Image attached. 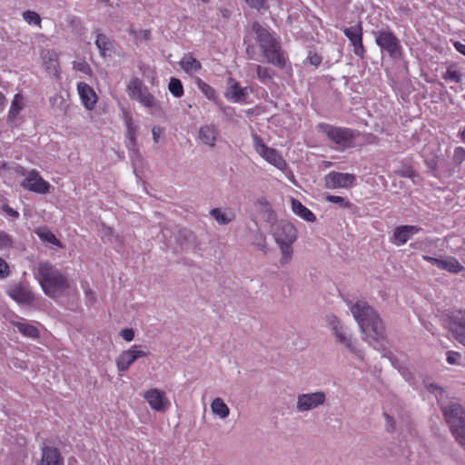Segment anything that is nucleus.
<instances>
[{
  "instance_id": "c03bdc74",
  "label": "nucleus",
  "mask_w": 465,
  "mask_h": 465,
  "mask_svg": "<svg viewBox=\"0 0 465 465\" xmlns=\"http://www.w3.org/2000/svg\"><path fill=\"white\" fill-rule=\"evenodd\" d=\"M110 45V41L106 35L103 34L97 35L95 39V45L103 55L104 54L105 51L109 50Z\"/></svg>"
},
{
  "instance_id": "de8ad7c7",
  "label": "nucleus",
  "mask_w": 465,
  "mask_h": 465,
  "mask_svg": "<svg viewBox=\"0 0 465 465\" xmlns=\"http://www.w3.org/2000/svg\"><path fill=\"white\" fill-rule=\"evenodd\" d=\"M443 78L453 83H460L461 79V74L453 67H449L443 74Z\"/></svg>"
},
{
  "instance_id": "393cba45",
  "label": "nucleus",
  "mask_w": 465,
  "mask_h": 465,
  "mask_svg": "<svg viewBox=\"0 0 465 465\" xmlns=\"http://www.w3.org/2000/svg\"><path fill=\"white\" fill-rule=\"evenodd\" d=\"M11 324L16 327L18 331L25 337L31 339H37L39 337L38 329L25 320L12 321Z\"/></svg>"
},
{
  "instance_id": "4d7b16f0",
  "label": "nucleus",
  "mask_w": 465,
  "mask_h": 465,
  "mask_svg": "<svg viewBox=\"0 0 465 465\" xmlns=\"http://www.w3.org/2000/svg\"><path fill=\"white\" fill-rule=\"evenodd\" d=\"M2 209L7 215L13 217L14 219H17L19 217V213L7 204H4Z\"/></svg>"
},
{
  "instance_id": "bf43d9fd",
  "label": "nucleus",
  "mask_w": 465,
  "mask_h": 465,
  "mask_svg": "<svg viewBox=\"0 0 465 465\" xmlns=\"http://www.w3.org/2000/svg\"><path fill=\"white\" fill-rule=\"evenodd\" d=\"M430 390L431 391L432 393L435 394V396L438 398V400L440 401V398H441L444 393L443 389L436 384H430Z\"/></svg>"
},
{
  "instance_id": "e433bc0d",
  "label": "nucleus",
  "mask_w": 465,
  "mask_h": 465,
  "mask_svg": "<svg viewBox=\"0 0 465 465\" xmlns=\"http://www.w3.org/2000/svg\"><path fill=\"white\" fill-rule=\"evenodd\" d=\"M253 68L257 74L258 80L263 84H267L274 75V72L271 68L259 64H254Z\"/></svg>"
},
{
  "instance_id": "4c0bfd02",
  "label": "nucleus",
  "mask_w": 465,
  "mask_h": 465,
  "mask_svg": "<svg viewBox=\"0 0 465 465\" xmlns=\"http://www.w3.org/2000/svg\"><path fill=\"white\" fill-rule=\"evenodd\" d=\"M37 236L44 242H47L54 245L62 247L60 241L55 237V235L47 228L40 227L35 231Z\"/></svg>"
},
{
  "instance_id": "c9c22d12",
  "label": "nucleus",
  "mask_w": 465,
  "mask_h": 465,
  "mask_svg": "<svg viewBox=\"0 0 465 465\" xmlns=\"http://www.w3.org/2000/svg\"><path fill=\"white\" fill-rule=\"evenodd\" d=\"M146 89H148L143 82L137 78H132L126 87L127 94L131 99H134L138 95H141Z\"/></svg>"
},
{
  "instance_id": "37998d69",
  "label": "nucleus",
  "mask_w": 465,
  "mask_h": 465,
  "mask_svg": "<svg viewBox=\"0 0 465 465\" xmlns=\"http://www.w3.org/2000/svg\"><path fill=\"white\" fill-rule=\"evenodd\" d=\"M446 361L451 365H464L465 358L461 353L458 351H447Z\"/></svg>"
},
{
  "instance_id": "13d9d810",
  "label": "nucleus",
  "mask_w": 465,
  "mask_h": 465,
  "mask_svg": "<svg viewBox=\"0 0 465 465\" xmlns=\"http://www.w3.org/2000/svg\"><path fill=\"white\" fill-rule=\"evenodd\" d=\"M247 4L257 10H261L263 8L265 1L264 0H245Z\"/></svg>"
},
{
  "instance_id": "864d4df0",
  "label": "nucleus",
  "mask_w": 465,
  "mask_h": 465,
  "mask_svg": "<svg viewBox=\"0 0 465 465\" xmlns=\"http://www.w3.org/2000/svg\"><path fill=\"white\" fill-rule=\"evenodd\" d=\"M9 275V266L6 262L0 257V278H5Z\"/></svg>"
},
{
  "instance_id": "6ab92c4d",
  "label": "nucleus",
  "mask_w": 465,
  "mask_h": 465,
  "mask_svg": "<svg viewBox=\"0 0 465 465\" xmlns=\"http://www.w3.org/2000/svg\"><path fill=\"white\" fill-rule=\"evenodd\" d=\"M421 231L420 227L415 225H401L394 229L393 242L397 246L405 244L411 236Z\"/></svg>"
},
{
  "instance_id": "338daca9",
  "label": "nucleus",
  "mask_w": 465,
  "mask_h": 465,
  "mask_svg": "<svg viewBox=\"0 0 465 465\" xmlns=\"http://www.w3.org/2000/svg\"><path fill=\"white\" fill-rule=\"evenodd\" d=\"M454 46L459 53L465 55V45L464 44H461L460 42H455Z\"/></svg>"
},
{
  "instance_id": "f03ea898",
  "label": "nucleus",
  "mask_w": 465,
  "mask_h": 465,
  "mask_svg": "<svg viewBox=\"0 0 465 465\" xmlns=\"http://www.w3.org/2000/svg\"><path fill=\"white\" fill-rule=\"evenodd\" d=\"M33 273L45 294L51 299L58 300L75 291V284L67 275L47 261L39 262Z\"/></svg>"
},
{
  "instance_id": "473e14b6",
  "label": "nucleus",
  "mask_w": 465,
  "mask_h": 465,
  "mask_svg": "<svg viewBox=\"0 0 465 465\" xmlns=\"http://www.w3.org/2000/svg\"><path fill=\"white\" fill-rule=\"evenodd\" d=\"M179 64L181 68L187 74L195 73L202 69L201 63L191 54H185Z\"/></svg>"
},
{
  "instance_id": "09e8293b",
  "label": "nucleus",
  "mask_w": 465,
  "mask_h": 465,
  "mask_svg": "<svg viewBox=\"0 0 465 465\" xmlns=\"http://www.w3.org/2000/svg\"><path fill=\"white\" fill-rule=\"evenodd\" d=\"M73 68L85 74H90L92 71L90 65L84 60L74 61Z\"/></svg>"
},
{
  "instance_id": "4be33fe9",
  "label": "nucleus",
  "mask_w": 465,
  "mask_h": 465,
  "mask_svg": "<svg viewBox=\"0 0 465 465\" xmlns=\"http://www.w3.org/2000/svg\"><path fill=\"white\" fill-rule=\"evenodd\" d=\"M200 141L205 145L213 148L215 146L219 137L218 128L214 124H204L199 129Z\"/></svg>"
},
{
  "instance_id": "5701e85b",
  "label": "nucleus",
  "mask_w": 465,
  "mask_h": 465,
  "mask_svg": "<svg viewBox=\"0 0 465 465\" xmlns=\"http://www.w3.org/2000/svg\"><path fill=\"white\" fill-rule=\"evenodd\" d=\"M225 95L236 103L244 102L248 97V90L247 87H241L235 79L229 78Z\"/></svg>"
},
{
  "instance_id": "4468645a",
  "label": "nucleus",
  "mask_w": 465,
  "mask_h": 465,
  "mask_svg": "<svg viewBox=\"0 0 465 465\" xmlns=\"http://www.w3.org/2000/svg\"><path fill=\"white\" fill-rule=\"evenodd\" d=\"M346 37L351 41V44L353 46V52L355 55L363 58L365 54V48L362 43V35L363 29L361 23L359 22L355 25L346 27L343 30Z\"/></svg>"
},
{
  "instance_id": "cd10ccee",
  "label": "nucleus",
  "mask_w": 465,
  "mask_h": 465,
  "mask_svg": "<svg viewBox=\"0 0 465 465\" xmlns=\"http://www.w3.org/2000/svg\"><path fill=\"white\" fill-rule=\"evenodd\" d=\"M9 295L15 301L21 303H29L34 297L32 292L23 286H15L9 291Z\"/></svg>"
},
{
  "instance_id": "b1692460",
  "label": "nucleus",
  "mask_w": 465,
  "mask_h": 465,
  "mask_svg": "<svg viewBox=\"0 0 465 465\" xmlns=\"http://www.w3.org/2000/svg\"><path fill=\"white\" fill-rule=\"evenodd\" d=\"M255 205L257 210L262 214V217L268 223H273L276 222V213L265 197L258 198L255 202Z\"/></svg>"
},
{
  "instance_id": "f8f14e48",
  "label": "nucleus",
  "mask_w": 465,
  "mask_h": 465,
  "mask_svg": "<svg viewBox=\"0 0 465 465\" xmlns=\"http://www.w3.org/2000/svg\"><path fill=\"white\" fill-rule=\"evenodd\" d=\"M125 126H126V147L130 153V158L134 160L140 159V153L136 140V133L138 131V126L134 124L133 118L129 115L125 116L124 119Z\"/></svg>"
},
{
  "instance_id": "f257e3e1",
  "label": "nucleus",
  "mask_w": 465,
  "mask_h": 465,
  "mask_svg": "<svg viewBox=\"0 0 465 465\" xmlns=\"http://www.w3.org/2000/svg\"><path fill=\"white\" fill-rule=\"evenodd\" d=\"M345 303L359 324L363 340L375 350L381 351L383 356L387 357L395 368H400L392 353L383 348L382 343L386 331L382 320L377 312L364 300L346 299Z\"/></svg>"
},
{
  "instance_id": "a878e982",
  "label": "nucleus",
  "mask_w": 465,
  "mask_h": 465,
  "mask_svg": "<svg viewBox=\"0 0 465 465\" xmlns=\"http://www.w3.org/2000/svg\"><path fill=\"white\" fill-rule=\"evenodd\" d=\"M50 105L53 111L56 114L66 115L69 109L70 104L61 94H54L49 99Z\"/></svg>"
},
{
  "instance_id": "1a4fd4ad",
  "label": "nucleus",
  "mask_w": 465,
  "mask_h": 465,
  "mask_svg": "<svg viewBox=\"0 0 465 465\" xmlns=\"http://www.w3.org/2000/svg\"><path fill=\"white\" fill-rule=\"evenodd\" d=\"M327 401V394L322 391L298 394L296 410L299 412H307L323 406Z\"/></svg>"
},
{
  "instance_id": "9b49d317",
  "label": "nucleus",
  "mask_w": 465,
  "mask_h": 465,
  "mask_svg": "<svg viewBox=\"0 0 465 465\" xmlns=\"http://www.w3.org/2000/svg\"><path fill=\"white\" fill-rule=\"evenodd\" d=\"M151 409L159 412H165L171 406L166 393L159 389H150L143 394Z\"/></svg>"
},
{
  "instance_id": "6e6d98bb",
  "label": "nucleus",
  "mask_w": 465,
  "mask_h": 465,
  "mask_svg": "<svg viewBox=\"0 0 465 465\" xmlns=\"http://www.w3.org/2000/svg\"><path fill=\"white\" fill-rule=\"evenodd\" d=\"M131 33L134 35V36L137 39H143V40H149L150 39V31L148 30H141L139 32H135L134 30H131Z\"/></svg>"
},
{
  "instance_id": "774afa93",
  "label": "nucleus",
  "mask_w": 465,
  "mask_h": 465,
  "mask_svg": "<svg viewBox=\"0 0 465 465\" xmlns=\"http://www.w3.org/2000/svg\"><path fill=\"white\" fill-rule=\"evenodd\" d=\"M6 104V98L3 93L0 92V111H3Z\"/></svg>"
},
{
  "instance_id": "2f4dec72",
  "label": "nucleus",
  "mask_w": 465,
  "mask_h": 465,
  "mask_svg": "<svg viewBox=\"0 0 465 465\" xmlns=\"http://www.w3.org/2000/svg\"><path fill=\"white\" fill-rule=\"evenodd\" d=\"M44 64L46 69L54 74H58V56L57 54L51 50H46L42 54Z\"/></svg>"
},
{
  "instance_id": "423d86ee",
  "label": "nucleus",
  "mask_w": 465,
  "mask_h": 465,
  "mask_svg": "<svg viewBox=\"0 0 465 465\" xmlns=\"http://www.w3.org/2000/svg\"><path fill=\"white\" fill-rule=\"evenodd\" d=\"M252 141L256 153L266 162L281 171L287 168V163L279 152L273 148L268 147L258 134H252Z\"/></svg>"
},
{
  "instance_id": "6e6552de",
  "label": "nucleus",
  "mask_w": 465,
  "mask_h": 465,
  "mask_svg": "<svg viewBox=\"0 0 465 465\" xmlns=\"http://www.w3.org/2000/svg\"><path fill=\"white\" fill-rule=\"evenodd\" d=\"M150 351L141 344H134L128 350L123 351L115 360L116 367L119 372L126 371L131 365L140 358L148 357Z\"/></svg>"
},
{
  "instance_id": "f3484780",
  "label": "nucleus",
  "mask_w": 465,
  "mask_h": 465,
  "mask_svg": "<svg viewBox=\"0 0 465 465\" xmlns=\"http://www.w3.org/2000/svg\"><path fill=\"white\" fill-rule=\"evenodd\" d=\"M262 53L267 62L279 67L283 68L286 65V58L281 49L280 44L276 41L270 47L262 49Z\"/></svg>"
},
{
  "instance_id": "aec40b11",
  "label": "nucleus",
  "mask_w": 465,
  "mask_h": 465,
  "mask_svg": "<svg viewBox=\"0 0 465 465\" xmlns=\"http://www.w3.org/2000/svg\"><path fill=\"white\" fill-rule=\"evenodd\" d=\"M42 457L40 465H64V459L57 448L47 446L45 442L41 447Z\"/></svg>"
},
{
  "instance_id": "9d476101",
  "label": "nucleus",
  "mask_w": 465,
  "mask_h": 465,
  "mask_svg": "<svg viewBox=\"0 0 465 465\" xmlns=\"http://www.w3.org/2000/svg\"><path fill=\"white\" fill-rule=\"evenodd\" d=\"M328 189L350 188L354 185L356 176L348 173L331 171L324 178Z\"/></svg>"
},
{
  "instance_id": "680f3d73",
  "label": "nucleus",
  "mask_w": 465,
  "mask_h": 465,
  "mask_svg": "<svg viewBox=\"0 0 465 465\" xmlns=\"http://www.w3.org/2000/svg\"><path fill=\"white\" fill-rule=\"evenodd\" d=\"M454 159L456 161H462L465 159V149L462 147H457L454 151Z\"/></svg>"
},
{
  "instance_id": "603ef678",
  "label": "nucleus",
  "mask_w": 465,
  "mask_h": 465,
  "mask_svg": "<svg viewBox=\"0 0 465 465\" xmlns=\"http://www.w3.org/2000/svg\"><path fill=\"white\" fill-rule=\"evenodd\" d=\"M397 173L401 177L412 178L415 176V172L411 166H403L397 171Z\"/></svg>"
},
{
  "instance_id": "a18cd8bd",
  "label": "nucleus",
  "mask_w": 465,
  "mask_h": 465,
  "mask_svg": "<svg viewBox=\"0 0 465 465\" xmlns=\"http://www.w3.org/2000/svg\"><path fill=\"white\" fill-rule=\"evenodd\" d=\"M326 201L334 204L339 205L341 208H349L351 207V203L344 197L336 196V195H327Z\"/></svg>"
},
{
  "instance_id": "c85d7f7f",
  "label": "nucleus",
  "mask_w": 465,
  "mask_h": 465,
  "mask_svg": "<svg viewBox=\"0 0 465 465\" xmlns=\"http://www.w3.org/2000/svg\"><path fill=\"white\" fill-rule=\"evenodd\" d=\"M210 215L220 225H226L232 222L235 218V214L231 210L223 211L221 208H213L210 211Z\"/></svg>"
},
{
  "instance_id": "7ed1b4c3",
  "label": "nucleus",
  "mask_w": 465,
  "mask_h": 465,
  "mask_svg": "<svg viewBox=\"0 0 465 465\" xmlns=\"http://www.w3.org/2000/svg\"><path fill=\"white\" fill-rule=\"evenodd\" d=\"M317 129L319 132L324 134L332 143L333 148L340 152L353 147L355 138L359 135L356 130L334 126L325 123L319 124Z\"/></svg>"
},
{
  "instance_id": "72a5a7b5",
  "label": "nucleus",
  "mask_w": 465,
  "mask_h": 465,
  "mask_svg": "<svg viewBox=\"0 0 465 465\" xmlns=\"http://www.w3.org/2000/svg\"><path fill=\"white\" fill-rule=\"evenodd\" d=\"M255 31L257 35V41L262 50L265 47H270L271 45L277 41L267 29L260 25L257 26Z\"/></svg>"
},
{
  "instance_id": "20e7f679",
  "label": "nucleus",
  "mask_w": 465,
  "mask_h": 465,
  "mask_svg": "<svg viewBox=\"0 0 465 465\" xmlns=\"http://www.w3.org/2000/svg\"><path fill=\"white\" fill-rule=\"evenodd\" d=\"M445 420L456 440L465 446V411L457 401L441 405Z\"/></svg>"
},
{
  "instance_id": "2eb2a0df",
  "label": "nucleus",
  "mask_w": 465,
  "mask_h": 465,
  "mask_svg": "<svg viewBox=\"0 0 465 465\" xmlns=\"http://www.w3.org/2000/svg\"><path fill=\"white\" fill-rule=\"evenodd\" d=\"M449 329L454 338L465 346V312H453L450 316Z\"/></svg>"
},
{
  "instance_id": "8fccbe9b",
  "label": "nucleus",
  "mask_w": 465,
  "mask_h": 465,
  "mask_svg": "<svg viewBox=\"0 0 465 465\" xmlns=\"http://www.w3.org/2000/svg\"><path fill=\"white\" fill-rule=\"evenodd\" d=\"M13 245L12 238L4 231H0V250L10 248Z\"/></svg>"
},
{
  "instance_id": "a211bd4d",
  "label": "nucleus",
  "mask_w": 465,
  "mask_h": 465,
  "mask_svg": "<svg viewBox=\"0 0 465 465\" xmlns=\"http://www.w3.org/2000/svg\"><path fill=\"white\" fill-rule=\"evenodd\" d=\"M262 53L267 62L279 67L283 68L286 65V58L281 49L280 44L276 41L270 47L262 49Z\"/></svg>"
},
{
  "instance_id": "49530a36",
  "label": "nucleus",
  "mask_w": 465,
  "mask_h": 465,
  "mask_svg": "<svg viewBox=\"0 0 465 465\" xmlns=\"http://www.w3.org/2000/svg\"><path fill=\"white\" fill-rule=\"evenodd\" d=\"M23 17L29 25L34 24L41 26V17L37 13L27 10L23 13Z\"/></svg>"
},
{
  "instance_id": "79ce46f5",
  "label": "nucleus",
  "mask_w": 465,
  "mask_h": 465,
  "mask_svg": "<svg viewBox=\"0 0 465 465\" xmlns=\"http://www.w3.org/2000/svg\"><path fill=\"white\" fill-rule=\"evenodd\" d=\"M278 245L282 252L280 262L282 264H286L291 261L292 256V243H278Z\"/></svg>"
},
{
  "instance_id": "0e129e2a",
  "label": "nucleus",
  "mask_w": 465,
  "mask_h": 465,
  "mask_svg": "<svg viewBox=\"0 0 465 465\" xmlns=\"http://www.w3.org/2000/svg\"><path fill=\"white\" fill-rule=\"evenodd\" d=\"M386 421H387V430L391 431L394 429V421L393 419L389 414H384Z\"/></svg>"
},
{
  "instance_id": "5fc2aeb1",
  "label": "nucleus",
  "mask_w": 465,
  "mask_h": 465,
  "mask_svg": "<svg viewBox=\"0 0 465 465\" xmlns=\"http://www.w3.org/2000/svg\"><path fill=\"white\" fill-rule=\"evenodd\" d=\"M121 337L126 341H131L134 338V331L133 329L128 328L124 329L121 331Z\"/></svg>"
},
{
  "instance_id": "69168bd1",
  "label": "nucleus",
  "mask_w": 465,
  "mask_h": 465,
  "mask_svg": "<svg viewBox=\"0 0 465 465\" xmlns=\"http://www.w3.org/2000/svg\"><path fill=\"white\" fill-rule=\"evenodd\" d=\"M153 133V138L155 143L159 141V137L161 134V128L160 127H153L152 130Z\"/></svg>"
},
{
  "instance_id": "dca6fc26",
  "label": "nucleus",
  "mask_w": 465,
  "mask_h": 465,
  "mask_svg": "<svg viewBox=\"0 0 465 465\" xmlns=\"http://www.w3.org/2000/svg\"><path fill=\"white\" fill-rule=\"evenodd\" d=\"M277 243H293L297 239L295 227L287 222H280L273 230Z\"/></svg>"
},
{
  "instance_id": "ddd939ff",
  "label": "nucleus",
  "mask_w": 465,
  "mask_h": 465,
  "mask_svg": "<svg viewBox=\"0 0 465 465\" xmlns=\"http://www.w3.org/2000/svg\"><path fill=\"white\" fill-rule=\"evenodd\" d=\"M22 186L24 189L40 194L48 193L51 188L50 183L47 181H45L35 170L28 173L27 176L22 183Z\"/></svg>"
},
{
  "instance_id": "39448f33",
  "label": "nucleus",
  "mask_w": 465,
  "mask_h": 465,
  "mask_svg": "<svg viewBox=\"0 0 465 465\" xmlns=\"http://www.w3.org/2000/svg\"><path fill=\"white\" fill-rule=\"evenodd\" d=\"M327 322L331 329L336 341L345 346L351 353L362 359L361 351L356 346L351 331L339 319L333 314L327 316Z\"/></svg>"
},
{
  "instance_id": "a19ab883",
  "label": "nucleus",
  "mask_w": 465,
  "mask_h": 465,
  "mask_svg": "<svg viewBox=\"0 0 465 465\" xmlns=\"http://www.w3.org/2000/svg\"><path fill=\"white\" fill-rule=\"evenodd\" d=\"M168 89H169L170 93L174 97L179 98V97H182L183 95V84L177 78H174V77L171 78V80L169 82Z\"/></svg>"
},
{
  "instance_id": "052dcab7",
  "label": "nucleus",
  "mask_w": 465,
  "mask_h": 465,
  "mask_svg": "<svg viewBox=\"0 0 465 465\" xmlns=\"http://www.w3.org/2000/svg\"><path fill=\"white\" fill-rule=\"evenodd\" d=\"M422 259L439 268L440 260H441V256H440L439 258H435V257H431L429 255H422Z\"/></svg>"
},
{
  "instance_id": "3c124183",
  "label": "nucleus",
  "mask_w": 465,
  "mask_h": 465,
  "mask_svg": "<svg viewBox=\"0 0 465 465\" xmlns=\"http://www.w3.org/2000/svg\"><path fill=\"white\" fill-rule=\"evenodd\" d=\"M306 62L318 67L322 64V56L315 52L310 51L306 57Z\"/></svg>"
},
{
  "instance_id": "bb28decb",
  "label": "nucleus",
  "mask_w": 465,
  "mask_h": 465,
  "mask_svg": "<svg viewBox=\"0 0 465 465\" xmlns=\"http://www.w3.org/2000/svg\"><path fill=\"white\" fill-rule=\"evenodd\" d=\"M292 210L296 215L307 222L313 223L316 221L315 214L297 199H292Z\"/></svg>"
},
{
  "instance_id": "e2e57ef3",
  "label": "nucleus",
  "mask_w": 465,
  "mask_h": 465,
  "mask_svg": "<svg viewBox=\"0 0 465 465\" xmlns=\"http://www.w3.org/2000/svg\"><path fill=\"white\" fill-rule=\"evenodd\" d=\"M231 11L227 8H220L218 10V15L223 19V22H226L231 17Z\"/></svg>"
},
{
  "instance_id": "58836bf2",
  "label": "nucleus",
  "mask_w": 465,
  "mask_h": 465,
  "mask_svg": "<svg viewBox=\"0 0 465 465\" xmlns=\"http://www.w3.org/2000/svg\"><path fill=\"white\" fill-rule=\"evenodd\" d=\"M134 100L138 101L143 107L153 109L157 107V101L146 89L141 95H138Z\"/></svg>"
},
{
  "instance_id": "7c9ffc66",
  "label": "nucleus",
  "mask_w": 465,
  "mask_h": 465,
  "mask_svg": "<svg viewBox=\"0 0 465 465\" xmlns=\"http://www.w3.org/2000/svg\"><path fill=\"white\" fill-rule=\"evenodd\" d=\"M25 107V98L21 94H16L14 96V99L12 101L8 115H7V121L8 122H14L16 116L20 114V112Z\"/></svg>"
},
{
  "instance_id": "412c9836",
  "label": "nucleus",
  "mask_w": 465,
  "mask_h": 465,
  "mask_svg": "<svg viewBox=\"0 0 465 465\" xmlns=\"http://www.w3.org/2000/svg\"><path fill=\"white\" fill-rule=\"evenodd\" d=\"M77 91L84 107L87 110H93L97 103V95L94 89L81 82L77 84Z\"/></svg>"
},
{
  "instance_id": "f704fd0d",
  "label": "nucleus",
  "mask_w": 465,
  "mask_h": 465,
  "mask_svg": "<svg viewBox=\"0 0 465 465\" xmlns=\"http://www.w3.org/2000/svg\"><path fill=\"white\" fill-rule=\"evenodd\" d=\"M211 410L212 412L218 416L220 419H226L230 414V409L227 406V404L224 402V401L217 397L213 399V401L211 403Z\"/></svg>"
},
{
  "instance_id": "0eeeda50",
  "label": "nucleus",
  "mask_w": 465,
  "mask_h": 465,
  "mask_svg": "<svg viewBox=\"0 0 465 465\" xmlns=\"http://www.w3.org/2000/svg\"><path fill=\"white\" fill-rule=\"evenodd\" d=\"M377 45L386 51L391 58L401 56V46L400 40L394 33L389 29H381L374 32Z\"/></svg>"
},
{
  "instance_id": "c756f323",
  "label": "nucleus",
  "mask_w": 465,
  "mask_h": 465,
  "mask_svg": "<svg viewBox=\"0 0 465 465\" xmlns=\"http://www.w3.org/2000/svg\"><path fill=\"white\" fill-rule=\"evenodd\" d=\"M439 269L445 270L451 273H459L464 270V267L452 256H441Z\"/></svg>"
},
{
  "instance_id": "ea45409f",
  "label": "nucleus",
  "mask_w": 465,
  "mask_h": 465,
  "mask_svg": "<svg viewBox=\"0 0 465 465\" xmlns=\"http://www.w3.org/2000/svg\"><path fill=\"white\" fill-rule=\"evenodd\" d=\"M195 84L207 99L214 100L216 98L215 90L211 85L203 82L201 78L197 77L195 79Z\"/></svg>"
}]
</instances>
